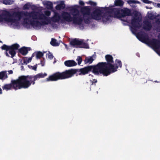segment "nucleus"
Segmentation results:
<instances>
[{
	"instance_id": "obj_30",
	"label": "nucleus",
	"mask_w": 160,
	"mask_h": 160,
	"mask_svg": "<svg viewBox=\"0 0 160 160\" xmlns=\"http://www.w3.org/2000/svg\"><path fill=\"white\" fill-rule=\"evenodd\" d=\"M28 67L29 68L35 71H36L37 70V64H36L33 66L30 65H28Z\"/></svg>"
},
{
	"instance_id": "obj_31",
	"label": "nucleus",
	"mask_w": 160,
	"mask_h": 160,
	"mask_svg": "<svg viewBox=\"0 0 160 160\" xmlns=\"http://www.w3.org/2000/svg\"><path fill=\"white\" fill-rule=\"evenodd\" d=\"M83 20L84 22L86 24H88L89 23V19L88 17H86L85 15L83 16Z\"/></svg>"
},
{
	"instance_id": "obj_17",
	"label": "nucleus",
	"mask_w": 160,
	"mask_h": 160,
	"mask_svg": "<svg viewBox=\"0 0 160 160\" xmlns=\"http://www.w3.org/2000/svg\"><path fill=\"white\" fill-rule=\"evenodd\" d=\"M65 8V5L64 1H61L59 4H58L55 7V8L58 10L64 9Z\"/></svg>"
},
{
	"instance_id": "obj_21",
	"label": "nucleus",
	"mask_w": 160,
	"mask_h": 160,
	"mask_svg": "<svg viewBox=\"0 0 160 160\" xmlns=\"http://www.w3.org/2000/svg\"><path fill=\"white\" fill-rule=\"evenodd\" d=\"M81 44L79 45V47L81 48H89L88 44L85 42H83L82 40H81Z\"/></svg>"
},
{
	"instance_id": "obj_22",
	"label": "nucleus",
	"mask_w": 160,
	"mask_h": 160,
	"mask_svg": "<svg viewBox=\"0 0 160 160\" xmlns=\"http://www.w3.org/2000/svg\"><path fill=\"white\" fill-rule=\"evenodd\" d=\"M124 4V2L122 0H115L114 5L116 6L122 7Z\"/></svg>"
},
{
	"instance_id": "obj_2",
	"label": "nucleus",
	"mask_w": 160,
	"mask_h": 160,
	"mask_svg": "<svg viewBox=\"0 0 160 160\" xmlns=\"http://www.w3.org/2000/svg\"><path fill=\"white\" fill-rule=\"evenodd\" d=\"M32 12H35V16L34 17L25 16L27 17L24 18V22L26 24L28 23L27 21H29L30 24L32 27H41L42 26L48 25L51 22V19L49 16L51 15V12L48 11H45V14L37 11H32L30 12H28V13Z\"/></svg>"
},
{
	"instance_id": "obj_40",
	"label": "nucleus",
	"mask_w": 160,
	"mask_h": 160,
	"mask_svg": "<svg viewBox=\"0 0 160 160\" xmlns=\"http://www.w3.org/2000/svg\"><path fill=\"white\" fill-rule=\"evenodd\" d=\"M142 1L144 3L147 4H150L153 3L152 2L149 1V0H142Z\"/></svg>"
},
{
	"instance_id": "obj_48",
	"label": "nucleus",
	"mask_w": 160,
	"mask_h": 160,
	"mask_svg": "<svg viewBox=\"0 0 160 160\" xmlns=\"http://www.w3.org/2000/svg\"><path fill=\"white\" fill-rule=\"evenodd\" d=\"M89 76H92V77H93V75H91V74H89Z\"/></svg>"
},
{
	"instance_id": "obj_13",
	"label": "nucleus",
	"mask_w": 160,
	"mask_h": 160,
	"mask_svg": "<svg viewBox=\"0 0 160 160\" xmlns=\"http://www.w3.org/2000/svg\"><path fill=\"white\" fill-rule=\"evenodd\" d=\"M143 22L144 23L142 27L143 29L147 31L151 30L152 28L151 22L147 20L144 21Z\"/></svg>"
},
{
	"instance_id": "obj_14",
	"label": "nucleus",
	"mask_w": 160,
	"mask_h": 160,
	"mask_svg": "<svg viewBox=\"0 0 160 160\" xmlns=\"http://www.w3.org/2000/svg\"><path fill=\"white\" fill-rule=\"evenodd\" d=\"M64 65L67 67H72L77 65V63L73 60H68L65 61Z\"/></svg>"
},
{
	"instance_id": "obj_6",
	"label": "nucleus",
	"mask_w": 160,
	"mask_h": 160,
	"mask_svg": "<svg viewBox=\"0 0 160 160\" xmlns=\"http://www.w3.org/2000/svg\"><path fill=\"white\" fill-rule=\"evenodd\" d=\"M2 88L3 90L7 91L12 89L16 90L22 88H27L22 76L19 77L16 80H12L10 83L4 84Z\"/></svg>"
},
{
	"instance_id": "obj_23",
	"label": "nucleus",
	"mask_w": 160,
	"mask_h": 160,
	"mask_svg": "<svg viewBox=\"0 0 160 160\" xmlns=\"http://www.w3.org/2000/svg\"><path fill=\"white\" fill-rule=\"evenodd\" d=\"M112 12L114 14L120 18V15L121 13V9L114 8L112 10Z\"/></svg>"
},
{
	"instance_id": "obj_43",
	"label": "nucleus",
	"mask_w": 160,
	"mask_h": 160,
	"mask_svg": "<svg viewBox=\"0 0 160 160\" xmlns=\"http://www.w3.org/2000/svg\"><path fill=\"white\" fill-rule=\"evenodd\" d=\"M40 64L42 66H44L45 65V62L41 60V61Z\"/></svg>"
},
{
	"instance_id": "obj_10",
	"label": "nucleus",
	"mask_w": 160,
	"mask_h": 160,
	"mask_svg": "<svg viewBox=\"0 0 160 160\" xmlns=\"http://www.w3.org/2000/svg\"><path fill=\"white\" fill-rule=\"evenodd\" d=\"M141 18L139 17H133L131 20L132 30V32L136 31V29H139L141 27V25L140 23Z\"/></svg>"
},
{
	"instance_id": "obj_7",
	"label": "nucleus",
	"mask_w": 160,
	"mask_h": 160,
	"mask_svg": "<svg viewBox=\"0 0 160 160\" xmlns=\"http://www.w3.org/2000/svg\"><path fill=\"white\" fill-rule=\"evenodd\" d=\"M72 11L71 14L73 16L72 17L68 12H64L62 14L63 18L67 22L72 21L74 24L78 25L81 24L83 21V18L81 17H77L79 15V11L78 9L74 8L72 9Z\"/></svg>"
},
{
	"instance_id": "obj_3",
	"label": "nucleus",
	"mask_w": 160,
	"mask_h": 160,
	"mask_svg": "<svg viewBox=\"0 0 160 160\" xmlns=\"http://www.w3.org/2000/svg\"><path fill=\"white\" fill-rule=\"evenodd\" d=\"M12 14L8 11H5L2 15L0 14V22L3 20L6 22L15 23L17 21H20L23 16H29L34 17L35 16V12H32L28 13L24 11H12Z\"/></svg>"
},
{
	"instance_id": "obj_20",
	"label": "nucleus",
	"mask_w": 160,
	"mask_h": 160,
	"mask_svg": "<svg viewBox=\"0 0 160 160\" xmlns=\"http://www.w3.org/2000/svg\"><path fill=\"white\" fill-rule=\"evenodd\" d=\"M81 11L83 13L84 15H89L90 13V9L87 7L82 8L81 9Z\"/></svg>"
},
{
	"instance_id": "obj_38",
	"label": "nucleus",
	"mask_w": 160,
	"mask_h": 160,
	"mask_svg": "<svg viewBox=\"0 0 160 160\" xmlns=\"http://www.w3.org/2000/svg\"><path fill=\"white\" fill-rule=\"evenodd\" d=\"M88 2L89 4H90L91 6H95L96 5V3L92 1H89Z\"/></svg>"
},
{
	"instance_id": "obj_25",
	"label": "nucleus",
	"mask_w": 160,
	"mask_h": 160,
	"mask_svg": "<svg viewBox=\"0 0 160 160\" xmlns=\"http://www.w3.org/2000/svg\"><path fill=\"white\" fill-rule=\"evenodd\" d=\"M32 60V58H28L27 57H23L22 59L23 62L22 64V65L24 64L27 65L28 63L31 62Z\"/></svg>"
},
{
	"instance_id": "obj_39",
	"label": "nucleus",
	"mask_w": 160,
	"mask_h": 160,
	"mask_svg": "<svg viewBox=\"0 0 160 160\" xmlns=\"http://www.w3.org/2000/svg\"><path fill=\"white\" fill-rule=\"evenodd\" d=\"M90 82H91V85H95V83L97 82V80L96 79H93L92 81L90 80Z\"/></svg>"
},
{
	"instance_id": "obj_37",
	"label": "nucleus",
	"mask_w": 160,
	"mask_h": 160,
	"mask_svg": "<svg viewBox=\"0 0 160 160\" xmlns=\"http://www.w3.org/2000/svg\"><path fill=\"white\" fill-rule=\"evenodd\" d=\"M156 16L154 15L153 14H151V15L149 17V18L150 19L152 20L154 19H156Z\"/></svg>"
},
{
	"instance_id": "obj_49",
	"label": "nucleus",
	"mask_w": 160,
	"mask_h": 160,
	"mask_svg": "<svg viewBox=\"0 0 160 160\" xmlns=\"http://www.w3.org/2000/svg\"><path fill=\"white\" fill-rule=\"evenodd\" d=\"M0 42H2V41L0 40Z\"/></svg>"
},
{
	"instance_id": "obj_27",
	"label": "nucleus",
	"mask_w": 160,
	"mask_h": 160,
	"mask_svg": "<svg viewBox=\"0 0 160 160\" xmlns=\"http://www.w3.org/2000/svg\"><path fill=\"white\" fill-rule=\"evenodd\" d=\"M50 43L53 46H57L59 45V44L57 42V40L53 38H52Z\"/></svg>"
},
{
	"instance_id": "obj_15",
	"label": "nucleus",
	"mask_w": 160,
	"mask_h": 160,
	"mask_svg": "<svg viewBox=\"0 0 160 160\" xmlns=\"http://www.w3.org/2000/svg\"><path fill=\"white\" fill-rule=\"evenodd\" d=\"M8 78L6 71H2L0 72V79L4 80ZM2 94V90L0 88V94Z\"/></svg>"
},
{
	"instance_id": "obj_44",
	"label": "nucleus",
	"mask_w": 160,
	"mask_h": 160,
	"mask_svg": "<svg viewBox=\"0 0 160 160\" xmlns=\"http://www.w3.org/2000/svg\"><path fill=\"white\" fill-rule=\"evenodd\" d=\"M8 72L9 74H12L13 73V71L12 70L9 71Z\"/></svg>"
},
{
	"instance_id": "obj_9",
	"label": "nucleus",
	"mask_w": 160,
	"mask_h": 160,
	"mask_svg": "<svg viewBox=\"0 0 160 160\" xmlns=\"http://www.w3.org/2000/svg\"><path fill=\"white\" fill-rule=\"evenodd\" d=\"M47 75L46 73H44L41 72L35 75H22L26 88H28L32 84L34 85L35 81L38 79L44 78Z\"/></svg>"
},
{
	"instance_id": "obj_42",
	"label": "nucleus",
	"mask_w": 160,
	"mask_h": 160,
	"mask_svg": "<svg viewBox=\"0 0 160 160\" xmlns=\"http://www.w3.org/2000/svg\"><path fill=\"white\" fill-rule=\"evenodd\" d=\"M79 4L81 6H83L84 5V2L82 1H80Z\"/></svg>"
},
{
	"instance_id": "obj_24",
	"label": "nucleus",
	"mask_w": 160,
	"mask_h": 160,
	"mask_svg": "<svg viewBox=\"0 0 160 160\" xmlns=\"http://www.w3.org/2000/svg\"><path fill=\"white\" fill-rule=\"evenodd\" d=\"M44 4L48 9H51L53 8V4L52 2L47 1Z\"/></svg>"
},
{
	"instance_id": "obj_12",
	"label": "nucleus",
	"mask_w": 160,
	"mask_h": 160,
	"mask_svg": "<svg viewBox=\"0 0 160 160\" xmlns=\"http://www.w3.org/2000/svg\"><path fill=\"white\" fill-rule=\"evenodd\" d=\"M131 15V10L128 8L121 9V13L120 15V18H124L127 16Z\"/></svg>"
},
{
	"instance_id": "obj_36",
	"label": "nucleus",
	"mask_w": 160,
	"mask_h": 160,
	"mask_svg": "<svg viewBox=\"0 0 160 160\" xmlns=\"http://www.w3.org/2000/svg\"><path fill=\"white\" fill-rule=\"evenodd\" d=\"M156 22L160 24V19H158L156 20ZM156 29L158 32H160V26H158Z\"/></svg>"
},
{
	"instance_id": "obj_41",
	"label": "nucleus",
	"mask_w": 160,
	"mask_h": 160,
	"mask_svg": "<svg viewBox=\"0 0 160 160\" xmlns=\"http://www.w3.org/2000/svg\"><path fill=\"white\" fill-rule=\"evenodd\" d=\"M141 73H142V72H141V71H140V70H138V71H136V73L138 75H140L141 74Z\"/></svg>"
},
{
	"instance_id": "obj_32",
	"label": "nucleus",
	"mask_w": 160,
	"mask_h": 160,
	"mask_svg": "<svg viewBox=\"0 0 160 160\" xmlns=\"http://www.w3.org/2000/svg\"><path fill=\"white\" fill-rule=\"evenodd\" d=\"M76 60L78 61V64L80 65L82 61V58L80 56H78L76 59Z\"/></svg>"
},
{
	"instance_id": "obj_29",
	"label": "nucleus",
	"mask_w": 160,
	"mask_h": 160,
	"mask_svg": "<svg viewBox=\"0 0 160 160\" xmlns=\"http://www.w3.org/2000/svg\"><path fill=\"white\" fill-rule=\"evenodd\" d=\"M31 5L29 3H28L25 4L23 7V9L24 10H28L29 9Z\"/></svg>"
},
{
	"instance_id": "obj_4",
	"label": "nucleus",
	"mask_w": 160,
	"mask_h": 160,
	"mask_svg": "<svg viewBox=\"0 0 160 160\" xmlns=\"http://www.w3.org/2000/svg\"><path fill=\"white\" fill-rule=\"evenodd\" d=\"M20 47L18 44L16 43L10 46L3 44L1 48L2 50L6 51L5 54L7 57L12 58H13L16 54L17 50H18V53H20L23 56H25L28 54V51L31 50L30 47L24 46L19 49Z\"/></svg>"
},
{
	"instance_id": "obj_16",
	"label": "nucleus",
	"mask_w": 160,
	"mask_h": 160,
	"mask_svg": "<svg viewBox=\"0 0 160 160\" xmlns=\"http://www.w3.org/2000/svg\"><path fill=\"white\" fill-rule=\"evenodd\" d=\"M111 16L107 13L102 14V18L103 22H106L110 19Z\"/></svg>"
},
{
	"instance_id": "obj_5",
	"label": "nucleus",
	"mask_w": 160,
	"mask_h": 160,
	"mask_svg": "<svg viewBox=\"0 0 160 160\" xmlns=\"http://www.w3.org/2000/svg\"><path fill=\"white\" fill-rule=\"evenodd\" d=\"M105 59L107 62H102L112 73L117 71L118 68H121L122 67L121 61L117 59L115 60V63H114L113 57L110 55H106L105 56Z\"/></svg>"
},
{
	"instance_id": "obj_26",
	"label": "nucleus",
	"mask_w": 160,
	"mask_h": 160,
	"mask_svg": "<svg viewBox=\"0 0 160 160\" xmlns=\"http://www.w3.org/2000/svg\"><path fill=\"white\" fill-rule=\"evenodd\" d=\"M36 58L37 59H40L43 56L44 53H42L40 51L36 52H35Z\"/></svg>"
},
{
	"instance_id": "obj_35",
	"label": "nucleus",
	"mask_w": 160,
	"mask_h": 160,
	"mask_svg": "<svg viewBox=\"0 0 160 160\" xmlns=\"http://www.w3.org/2000/svg\"><path fill=\"white\" fill-rule=\"evenodd\" d=\"M48 58L50 59H52L53 58V56L52 53H50V52H48V53L47 54Z\"/></svg>"
},
{
	"instance_id": "obj_19",
	"label": "nucleus",
	"mask_w": 160,
	"mask_h": 160,
	"mask_svg": "<svg viewBox=\"0 0 160 160\" xmlns=\"http://www.w3.org/2000/svg\"><path fill=\"white\" fill-rule=\"evenodd\" d=\"M70 44L72 46H79L81 44V40H79L78 39L75 38L70 41Z\"/></svg>"
},
{
	"instance_id": "obj_28",
	"label": "nucleus",
	"mask_w": 160,
	"mask_h": 160,
	"mask_svg": "<svg viewBox=\"0 0 160 160\" xmlns=\"http://www.w3.org/2000/svg\"><path fill=\"white\" fill-rule=\"evenodd\" d=\"M60 17L59 15H56L53 18L52 21L54 22H58L60 19Z\"/></svg>"
},
{
	"instance_id": "obj_1",
	"label": "nucleus",
	"mask_w": 160,
	"mask_h": 160,
	"mask_svg": "<svg viewBox=\"0 0 160 160\" xmlns=\"http://www.w3.org/2000/svg\"><path fill=\"white\" fill-rule=\"evenodd\" d=\"M102 62H99L97 64L85 67L80 69H71L66 70L62 72H58L50 75L46 78L47 82L56 81L59 80L65 79L73 76L77 72L76 76L84 75L92 72L95 75L99 76L101 74L107 76L112 73Z\"/></svg>"
},
{
	"instance_id": "obj_47",
	"label": "nucleus",
	"mask_w": 160,
	"mask_h": 160,
	"mask_svg": "<svg viewBox=\"0 0 160 160\" xmlns=\"http://www.w3.org/2000/svg\"><path fill=\"white\" fill-rule=\"evenodd\" d=\"M146 7V8H147V9H151L152 8H148L147 7Z\"/></svg>"
},
{
	"instance_id": "obj_45",
	"label": "nucleus",
	"mask_w": 160,
	"mask_h": 160,
	"mask_svg": "<svg viewBox=\"0 0 160 160\" xmlns=\"http://www.w3.org/2000/svg\"><path fill=\"white\" fill-rule=\"evenodd\" d=\"M35 52H34V53H33L32 54L31 57H30V58H32V57H34V56H35V55H34V54H35Z\"/></svg>"
},
{
	"instance_id": "obj_8",
	"label": "nucleus",
	"mask_w": 160,
	"mask_h": 160,
	"mask_svg": "<svg viewBox=\"0 0 160 160\" xmlns=\"http://www.w3.org/2000/svg\"><path fill=\"white\" fill-rule=\"evenodd\" d=\"M137 38L140 41L151 46L155 49H158L160 48V40L158 39H150L147 35L143 33H138Z\"/></svg>"
},
{
	"instance_id": "obj_46",
	"label": "nucleus",
	"mask_w": 160,
	"mask_h": 160,
	"mask_svg": "<svg viewBox=\"0 0 160 160\" xmlns=\"http://www.w3.org/2000/svg\"><path fill=\"white\" fill-rule=\"evenodd\" d=\"M157 6L158 7H160V3H158L157 5Z\"/></svg>"
},
{
	"instance_id": "obj_11",
	"label": "nucleus",
	"mask_w": 160,
	"mask_h": 160,
	"mask_svg": "<svg viewBox=\"0 0 160 160\" xmlns=\"http://www.w3.org/2000/svg\"><path fill=\"white\" fill-rule=\"evenodd\" d=\"M103 11L102 10L97 9L95 10L91 14L92 19L96 20H100L101 19Z\"/></svg>"
},
{
	"instance_id": "obj_18",
	"label": "nucleus",
	"mask_w": 160,
	"mask_h": 160,
	"mask_svg": "<svg viewBox=\"0 0 160 160\" xmlns=\"http://www.w3.org/2000/svg\"><path fill=\"white\" fill-rule=\"evenodd\" d=\"M93 56L92 55L91 57H86L84 60V63L85 64H90L92 63L94 60V59H93Z\"/></svg>"
},
{
	"instance_id": "obj_34",
	"label": "nucleus",
	"mask_w": 160,
	"mask_h": 160,
	"mask_svg": "<svg viewBox=\"0 0 160 160\" xmlns=\"http://www.w3.org/2000/svg\"><path fill=\"white\" fill-rule=\"evenodd\" d=\"M128 3L129 4H131L132 3H138V2L137 1H136L134 0H128L127 1Z\"/></svg>"
},
{
	"instance_id": "obj_33",
	"label": "nucleus",
	"mask_w": 160,
	"mask_h": 160,
	"mask_svg": "<svg viewBox=\"0 0 160 160\" xmlns=\"http://www.w3.org/2000/svg\"><path fill=\"white\" fill-rule=\"evenodd\" d=\"M3 2L6 4H11L12 3V0H4Z\"/></svg>"
}]
</instances>
